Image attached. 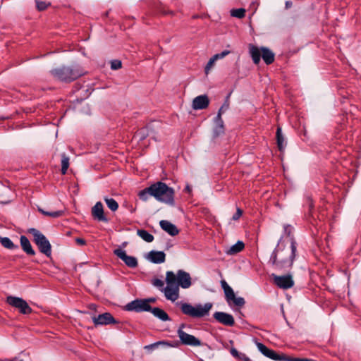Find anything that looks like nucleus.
Instances as JSON below:
<instances>
[{
	"mask_svg": "<svg viewBox=\"0 0 361 361\" xmlns=\"http://www.w3.org/2000/svg\"><path fill=\"white\" fill-rule=\"evenodd\" d=\"M296 250V243L293 239L290 246L286 248L282 247V245L279 243L271 255L270 262L279 269L290 267L295 257Z\"/></svg>",
	"mask_w": 361,
	"mask_h": 361,
	"instance_id": "f257e3e1",
	"label": "nucleus"
},
{
	"mask_svg": "<svg viewBox=\"0 0 361 361\" xmlns=\"http://www.w3.org/2000/svg\"><path fill=\"white\" fill-rule=\"evenodd\" d=\"M153 197L158 201L173 205L174 204V190L166 183L159 181L151 185Z\"/></svg>",
	"mask_w": 361,
	"mask_h": 361,
	"instance_id": "f03ea898",
	"label": "nucleus"
},
{
	"mask_svg": "<svg viewBox=\"0 0 361 361\" xmlns=\"http://www.w3.org/2000/svg\"><path fill=\"white\" fill-rule=\"evenodd\" d=\"M149 302H154V299L152 298V299H149V300H147Z\"/></svg>",
	"mask_w": 361,
	"mask_h": 361,
	"instance_id": "8fccbe9b",
	"label": "nucleus"
},
{
	"mask_svg": "<svg viewBox=\"0 0 361 361\" xmlns=\"http://www.w3.org/2000/svg\"><path fill=\"white\" fill-rule=\"evenodd\" d=\"M213 316L216 321L226 326H232L235 323L233 317L226 312H216Z\"/></svg>",
	"mask_w": 361,
	"mask_h": 361,
	"instance_id": "dca6fc26",
	"label": "nucleus"
},
{
	"mask_svg": "<svg viewBox=\"0 0 361 361\" xmlns=\"http://www.w3.org/2000/svg\"><path fill=\"white\" fill-rule=\"evenodd\" d=\"M212 307L211 302H207L204 305L198 304L195 306L187 302L180 303L182 312L193 318H200L208 315Z\"/></svg>",
	"mask_w": 361,
	"mask_h": 361,
	"instance_id": "7ed1b4c3",
	"label": "nucleus"
},
{
	"mask_svg": "<svg viewBox=\"0 0 361 361\" xmlns=\"http://www.w3.org/2000/svg\"><path fill=\"white\" fill-rule=\"evenodd\" d=\"M276 139H277V145L279 150L282 152L286 146V142L284 137H283L281 128H277L276 131Z\"/></svg>",
	"mask_w": 361,
	"mask_h": 361,
	"instance_id": "bb28decb",
	"label": "nucleus"
},
{
	"mask_svg": "<svg viewBox=\"0 0 361 361\" xmlns=\"http://www.w3.org/2000/svg\"><path fill=\"white\" fill-rule=\"evenodd\" d=\"M151 306L149 305V301L147 300H135L127 305V309L131 311L142 312L150 311Z\"/></svg>",
	"mask_w": 361,
	"mask_h": 361,
	"instance_id": "f8f14e48",
	"label": "nucleus"
},
{
	"mask_svg": "<svg viewBox=\"0 0 361 361\" xmlns=\"http://www.w3.org/2000/svg\"><path fill=\"white\" fill-rule=\"evenodd\" d=\"M221 287L224 289L226 300L229 305L233 304L238 307H243L245 304V300L241 297H236L233 290L230 287L225 281L221 282Z\"/></svg>",
	"mask_w": 361,
	"mask_h": 361,
	"instance_id": "0eeeda50",
	"label": "nucleus"
},
{
	"mask_svg": "<svg viewBox=\"0 0 361 361\" xmlns=\"http://www.w3.org/2000/svg\"><path fill=\"white\" fill-rule=\"evenodd\" d=\"M230 52L231 51H228V50H224V51H223L222 52H221L219 54H214L212 57L216 61L217 60L222 59L224 57H226L227 55H228L230 54Z\"/></svg>",
	"mask_w": 361,
	"mask_h": 361,
	"instance_id": "4c0bfd02",
	"label": "nucleus"
},
{
	"mask_svg": "<svg viewBox=\"0 0 361 361\" xmlns=\"http://www.w3.org/2000/svg\"><path fill=\"white\" fill-rule=\"evenodd\" d=\"M92 214L93 217L101 221H107V219L104 215L103 204L100 202H97L92 209Z\"/></svg>",
	"mask_w": 361,
	"mask_h": 361,
	"instance_id": "6ab92c4d",
	"label": "nucleus"
},
{
	"mask_svg": "<svg viewBox=\"0 0 361 361\" xmlns=\"http://www.w3.org/2000/svg\"><path fill=\"white\" fill-rule=\"evenodd\" d=\"M308 361H313V360L308 359Z\"/></svg>",
	"mask_w": 361,
	"mask_h": 361,
	"instance_id": "5fc2aeb1",
	"label": "nucleus"
},
{
	"mask_svg": "<svg viewBox=\"0 0 361 361\" xmlns=\"http://www.w3.org/2000/svg\"><path fill=\"white\" fill-rule=\"evenodd\" d=\"M36 1V4H37V8L39 11H43L44 9H46L48 6L49 5V3H47L45 1H40V0H35Z\"/></svg>",
	"mask_w": 361,
	"mask_h": 361,
	"instance_id": "e433bc0d",
	"label": "nucleus"
},
{
	"mask_svg": "<svg viewBox=\"0 0 361 361\" xmlns=\"http://www.w3.org/2000/svg\"><path fill=\"white\" fill-rule=\"evenodd\" d=\"M245 247L244 243L242 241H238L235 244L228 248L225 252L228 255H234L243 250Z\"/></svg>",
	"mask_w": 361,
	"mask_h": 361,
	"instance_id": "b1692460",
	"label": "nucleus"
},
{
	"mask_svg": "<svg viewBox=\"0 0 361 361\" xmlns=\"http://www.w3.org/2000/svg\"><path fill=\"white\" fill-rule=\"evenodd\" d=\"M285 359L283 361H308L307 358H292L283 354Z\"/></svg>",
	"mask_w": 361,
	"mask_h": 361,
	"instance_id": "ea45409f",
	"label": "nucleus"
},
{
	"mask_svg": "<svg viewBox=\"0 0 361 361\" xmlns=\"http://www.w3.org/2000/svg\"><path fill=\"white\" fill-rule=\"evenodd\" d=\"M242 214V210L238 208L235 214L233 216L232 219L235 221L238 220L241 216Z\"/></svg>",
	"mask_w": 361,
	"mask_h": 361,
	"instance_id": "c03bdc74",
	"label": "nucleus"
},
{
	"mask_svg": "<svg viewBox=\"0 0 361 361\" xmlns=\"http://www.w3.org/2000/svg\"><path fill=\"white\" fill-rule=\"evenodd\" d=\"M161 228L171 236H174L178 233L176 226L166 220H161L159 222Z\"/></svg>",
	"mask_w": 361,
	"mask_h": 361,
	"instance_id": "412c9836",
	"label": "nucleus"
},
{
	"mask_svg": "<svg viewBox=\"0 0 361 361\" xmlns=\"http://www.w3.org/2000/svg\"><path fill=\"white\" fill-rule=\"evenodd\" d=\"M245 10L243 8L233 9L231 11V14L233 17L242 18L245 16Z\"/></svg>",
	"mask_w": 361,
	"mask_h": 361,
	"instance_id": "f704fd0d",
	"label": "nucleus"
},
{
	"mask_svg": "<svg viewBox=\"0 0 361 361\" xmlns=\"http://www.w3.org/2000/svg\"><path fill=\"white\" fill-rule=\"evenodd\" d=\"M149 312H151L154 317H156L157 318L159 319L163 322L170 320L168 314L161 308L152 307Z\"/></svg>",
	"mask_w": 361,
	"mask_h": 361,
	"instance_id": "4be33fe9",
	"label": "nucleus"
},
{
	"mask_svg": "<svg viewBox=\"0 0 361 361\" xmlns=\"http://www.w3.org/2000/svg\"><path fill=\"white\" fill-rule=\"evenodd\" d=\"M92 321L95 325H107L109 324L116 323V321L112 315L107 312L99 314L97 317H93Z\"/></svg>",
	"mask_w": 361,
	"mask_h": 361,
	"instance_id": "f3484780",
	"label": "nucleus"
},
{
	"mask_svg": "<svg viewBox=\"0 0 361 361\" xmlns=\"http://www.w3.org/2000/svg\"><path fill=\"white\" fill-rule=\"evenodd\" d=\"M8 304L18 310L23 314H27L32 312L31 307L27 302L21 298L15 296H8L6 298Z\"/></svg>",
	"mask_w": 361,
	"mask_h": 361,
	"instance_id": "9d476101",
	"label": "nucleus"
},
{
	"mask_svg": "<svg viewBox=\"0 0 361 361\" xmlns=\"http://www.w3.org/2000/svg\"><path fill=\"white\" fill-rule=\"evenodd\" d=\"M256 345L260 353L271 360L281 361L285 359L283 354H277L275 351L268 348L266 345L261 343L257 342Z\"/></svg>",
	"mask_w": 361,
	"mask_h": 361,
	"instance_id": "ddd939ff",
	"label": "nucleus"
},
{
	"mask_svg": "<svg viewBox=\"0 0 361 361\" xmlns=\"http://www.w3.org/2000/svg\"><path fill=\"white\" fill-rule=\"evenodd\" d=\"M159 345L166 348H177L178 346V341H159Z\"/></svg>",
	"mask_w": 361,
	"mask_h": 361,
	"instance_id": "473e14b6",
	"label": "nucleus"
},
{
	"mask_svg": "<svg viewBox=\"0 0 361 361\" xmlns=\"http://www.w3.org/2000/svg\"><path fill=\"white\" fill-rule=\"evenodd\" d=\"M228 108V104H224L219 110L218 114L216 117H219V118H221L222 114H224Z\"/></svg>",
	"mask_w": 361,
	"mask_h": 361,
	"instance_id": "a19ab883",
	"label": "nucleus"
},
{
	"mask_svg": "<svg viewBox=\"0 0 361 361\" xmlns=\"http://www.w3.org/2000/svg\"><path fill=\"white\" fill-rule=\"evenodd\" d=\"M20 245H21L23 250L27 254L30 255H35V252L34 250L32 249L29 240L27 239V238H26L24 235H22L20 237Z\"/></svg>",
	"mask_w": 361,
	"mask_h": 361,
	"instance_id": "5701e85b",
	"label": "nucleus"
},
{
	"mask_svg": "<svg viewBox=\"0 0 361 361\" xmlns=\"http://www.w3.org/2000/svg\"><path fill=\"white\" fill-rule=\"evenodd\" d=\"M159 346V341L156 342V343H154L152 344H150V345H146L145 347V349L147 350H154L155 348H157Z\"/></svg>",
	"mask_w": 361,
	"mask_h": 361,
	"instance_id": "37998d69",
	"label": "nucleus"
},
{
	"mask_svg": "<svg viewBox=\"0 0 361 361\" xmlns=\"http://www.w3.org/2000/svg\"><path fill=\"white\" fill-rule=\"evenodd\" d=\"M198 361H204V360H203L202 359H200Z\"/></svg>",
	"mask_w": 361,
	"mask_h": 361,
	"instance_id": "864d4df0",
	"label": "nucleus"
},
{
	"mask_svg": "<svg viewBox=\"0 0 361 361\" xmlns=\"http://www.w3.org/2000/svg\"><path fill=\"white\" fill-rule=\"evenodd\" d=\"M39 211L42 214L46 215V216H51V217H53V218H57V217H59L60 216L62 215V212L61 211H56V212H49L44 211L42 209H39Z\"/></svg>",
	"mask_w": 361,
	"mask_h": 361,
	"instance_id": "72a5a7b5",
	"label": "nucleus"
},
{
	"mask_svg": "<svg viewBox=\"0 0 361 361\" xmlns=\"http://www.w3.org/2000/svg\"><path fill=\"white\" fill-rule=\"evenodd\" d=\"M230 352L232 356L235 358L244 361H247V360H248V357L245 354L239 353L235 348H231Z\"/></svg>",
	"mask_w": 361,
	"mask_h": 361,
	"instance_id": "2f4dec72",
	"label": "nucleus"
},
{
	"mask_svg": "<svg viewBox=\"0 0 361 361\" xmlns=\"http://www.w3.org/2000/svg\"><path fill=\"white\" fill-rule=\"evenodd\" d=\"M151 185L148 188H145L144 190H140L138 192V197L140 199L144 202L148 200L150 196L153 197V192L151 190Z\"/></svg>",
	"mask_w": 361,
	"mask_h": 361,
	"instance_id": "a878e982",
	"label": "nucleus"
},
{
	"mask_svg": "<svg viewBox=\"0 0 361 361\" xmlns=\"http://www.w3.org/2000/svg\"><path fill=\"white\" fill-rule=\"evenodd\" d=\"M209 103L207 95H200L196 97L192 101V108L194 109H203L208 106Z\"/></svg>",
	"mask_w": 361,
	"mask_h": 361,
	"instance_id": "a211bd4d",
	"label": "nucleus"
},
{
	"mask_svg": "<svg viewBox=\"0 0 361 361\" xmlns=\"http://www.w3.org/2000/svg\"><path fill=\"white\" fill-rule=\"evenodd\" d=\"M104 201L107 205V207L113 212H115L118 209V204L117 202L113 198H104Z\"/></svg>",
	"mask_w": 361,
	"mask_h": 361,
	"instance_id": "c756f323",
	"label": "nucleus"
},
{
	"mask_svg": "<svg viewBox=\"0 0 361 361\" xmlns=\"http://www.w3.org/2000/svg\"><path fill=\"white\" fill-rule=\"evenodd\" d=\"M137 234L147 243H151L154 240V236L145 230H137Z\"/></svg>",
	"mask_w": 361,
	"mask_h": 361,
	"instance_id": "cd10ccee",
	"label": "nucleus"
},
{
	"mask_svg": "<svg viewBox=\"0 0 361 361\" xmlns=\"http://www.w3.org/2000/svg\"><path fill=\"white\" fill-rule=\"evenodd\" d=\"M69 166V158L65 154L62 155L61 159V173L66 174Z\"/></svg>",
	"mask_w": 361,
	"mask_h": 361,
	"instance_id": "7c9ffc66",
	"label": "nucleus"
},
{
	"mask_svg": "<svg viewBox=\"0 0 361 361\" xmlns=\"http://www.w3.org/2000/svg\"><path fill=\"white\" fill-rule=\"evenodd\" d=\"M249 51L253 62L255 64L259 63L261 56L267 64H271L274 61V54L266 47H261L259 49L254 45L250 44Z\"/></svg>",
	"mask_w": 361,
	"mask_h": 361,
	"instance_id": "20e7f679",
	"label": "nucleus"
},
{
	"mask_svg": "<svg viewBox=\"0 0 361 361\" xmlns=\"http://www.w3.org/2000/svg\"><path fill=\"white\" fill-rule=\"evenodd\" d=\"M185 324H181L178 331V336L183 345H189L192 347H198L202 345L201 341L195 336L190 335L183 331Z\"/></svg>",
	"mask_w": 361,
	"mask_h": 361,
	"instance_id": "6e6552de",
	"label": "nucleus"
},
{
	"mask_svg": "<svg viewBox=\"0 0 361 361\" xmlns=\"http://www.w3.org/2000/svg\"><path fill=\"white\" fill-rule=\"evenodd\" d=\"M122 63L119 60H113L111 61V68L112 70H118L121 68Z\"/></svg>",
	"mask_w": 361,
	"mask_h": 361,
	"instance_id": "58836bf2",
	"label": "nucleus"
},
{
	"mask_svg": "<svg viewBox=\"0 0 361 361\" xmlns=\"http://www.w3.org/2000/svg\"><path fill=\"white\" fill-rule=\"evenodd\" d=\"M54 77L62 81L69 82L80 76V73L68 67H63L52 71Z\"/></svg>",
	"mask_w": 361,
	"mask_h": 361,
	"instance_id": "1a4fd4ad",
	"label": "nucleus"
},
{
	"mask_svg": "<svg viewBox=\"0 0 361 361\" xmlns=\"http://www.w3.org/2000/svg\"><path fill=\"white\" fill-rule=\"evenodd\" d=\"M173 272L169 271L166 274V286L164 288V295L171 301H176L179 298V287L173 283Z\"/></svg>",
	"mask_w": 361,
	"mask_h": 361,
	"instance_id": "39448f33",
	"label": "nucleus"
},
{
	"mask_svg": "<svg viewBox=\"0 0 361 361\" xmlns=\"http://www.w3.org/2000/svg\"><path fill=\"white\" fill-rule=\"evenodd\" d=\"M292 6V2L287 1H286V8H289Z\"/></svg>",
	"mask_w": 361,
	"mask_h": 361,
	"instance_id": "de8ad7c7",
	"label": "nucleus"
},
{
	"mask_svg": "<svg viewBox=\"0 0 361 361\" xmlns=\"http://www.w3.org/2000/svg\"><path fill=\"white\" fill-rule=\"evenodd\" d=\"M185 191L189 194L191 193L192 192V188L189 185H187L185 188Z\"/></svg>",
	"mask_w": 361,
	"mask_h": 361,
	"instance_id": "49530a36",
	"label": "nucleus"
},
{
	"mask_svg": "<svg viewBox=\"0 0 361 361\" xmlns=\"http://www.w3.org/2000/svg\"><path fill=\"white\" fill-rule=\"evenodd\" d=\"M152 284L157 288H162L164 286V281L156 279L153 281Z\"/></svg>",
	"mask_w": 361,
	"mask_h": 361,
	"instance_id": "79ce46f5",
	"label": "nucleus"
},
{
	"mask_svg": "<svg viewBox=\"0 0 361 361\" xmlns=\"http://www.w3.org/2000/svg\"><path fill=\"white\" fill-rule=\"evenodd\" d=\"M139 135H140V133H137L136 134V136H139Z\"/></svg>",
	"mask_w": 361,
	"mask_h": 361,
	"instance_id": "3c124183",
	"label": "nucleus"
},
{
	"mask_svg": "<svg viewBox=\"0 0 361 361\" xmlns=\"http://www.w3.org/2000/svg\"><path fill=\"white\" fill-rule=\"evenodd\" d=\"M165 253L162 251H150L147 259L154 264L163 263L165 261Z\"/></svg>",
	"mask_w": 361,
	"mask_h": 361,
	"instance_id": "aec40b11",
	"label": "nucleus"
},
{
	"mask_svg": "<svg viewBox=\"0 0 361 361\" xmlns=\"http://www.w3.org/2000/svg\"><path fill=\"white\" fill-rule=\"evenodd\" d=\"M215 62L216 61L213 57L210 58L204 68V72L206 75H207L209 73L210 70L214 67Z\"/></svg>",
	"mask_w": 361,
	"mask_h": 361,
	"instance_id": "c9c22d12",
	"label": "nucleus"
},
{
	"mask_svg": "<svg viewBox=\"0 0 361 361\" xmlns=\"http://www.w3.org/2000/svg\"><path fill=\"white\" fill-rule=\"evenodd\" d=\"M215 123L216 126L214 129V134L215 136H219L224 133V123L221 118L216 117Z\"/></svg>",
	"mask_w": 361,
	"mask_h": 361,
	"instance_id": "393cba45",
	"label": "nucleus"
},
{
	"mask_svg": "<svg viewBox=\"0 0 361 361\" xmlns=\"http://www.w3.org/2000/svg\"><path fill=\"white\" fill-rule=\"evenodd\" d=\"M114 252L118 257L122 259L128 267L135 268L137 266V259L135 257L127 255L125 250L116 249Z\"/></svg>",
	"mask_w": 361,
	"mask_h": 361,
	"instance_id": "2eb2a0df",
	"label": "nucleus"
},
{
	"mask_svg": "<svg viewBox=\"0 0 361 361\" xmlns=\"http://www.w3.org/2000/svg\"><path fill=\"white\" fill-rule=\"evenodd\" d=\"M288 228H290V226H286V227H285V230H286V231H287V230H288Z\"/></svg>",
	"mask_w": 361,
	"mask_h": 361,
	"instance_id": "09e8293b",
	"label": "nucleus"
},
{
	"mask_svg": "<svg viewBox=\"0 0 361 361\" xmlns=\"http://www.w3.org/2000/svg\"><path fill=\"white\" fill-rule=\"evenodd\" d=\"M0 243L4 247L8 249H14L16 247H18V246L15 245L11 240V239L7 237L0 236Z\"/></svg>",
	"mask_w": 361,
	"mask_h": 361,
	"instance_id": "c85d7f7f",
	"label": "nucleus"
},
{
	"mask_svg": "<svg viewBox=\"0 0 361 361\" xmlns=\"http://www.w3.org/2000/svg\"><path fill=\"white\" fill-rule=\"evenodd\" d=\"M271 276L276 285L281 288L288 289L291 288L294 284L292 277L289 275L279 276L273 274Z\"/></svg>",
	"mask_w": 361,
	"mask_h": 361,
	"instance_id": "4468645a",
	"label": "nucleus"
},
{
	"mask_svg": "<svg viewBox=\"0 0 361 361\" xmlns=\"http://www.w3.org/2000/svg\"><path fill=\"white\" fill-rule=\"evenodd\" d=\"M173 283H176L178 287L187 289L190 287L191 277L189 273L183 271L178 270L176 274L173 273Z\"/></svg>",
	"mask_w": 361,
	"mask_h": 361,
	"instance_id": "9b49d317",
	"label": "nucleus"
},
{
	"mask_svg": "<svg viewBox=\"0 0 361 361\" xmlns=\"http://www.w3.org/2000/svg\"><path fill=\"white\" fill-rule=\"evenodd\" d=\"M75 241L80 245H84L86 243L85 240L82 238H76Z\"/></svg>",
	"mask_w": 361,
	"mask_h": 361,
	"instance_id": "a18cd8bd",
	"label": "nucleus"
},
{
	"mask_svg": "<svg viewBox=\"0 0 361 361\" xmlns=\"http://www.w3.org/2000/svg\"><path fill=\"white\" fill-rule=\"evenodd\" d=\"M29 233L33 236L34 241L38 246L40 252L49 257L51 253V247L47 238L35 228L29 229Z\"/></svg>",
	"mask_w": 361,
	"mask_h": 361,
	"instance_id": "423d86ee",
	"label": "nucleus"
},
{
	"mask_svg": "<svg viewBox=\"0 0 361 361\" xmlns=\"http://www.w3.org/2000/svg\"><path fill=\"white\" fill-rule=\"evenodd\" d=\"M94 307V305H91V307L93 308Z\"/></svg>",
	"mask_w": 361,
	"mask_h": 361,
	"instance_id": "603ef678",
	"label": "nucleus"
}]
</instances>
